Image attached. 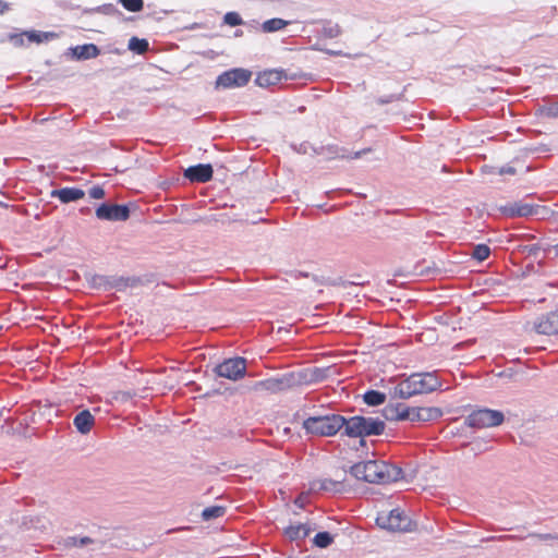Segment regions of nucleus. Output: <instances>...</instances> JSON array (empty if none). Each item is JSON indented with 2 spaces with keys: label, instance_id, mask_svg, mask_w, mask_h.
<instances>
[{
  "label": "nucleus",
  "instance_id": "f03ea898",
  "mask_svg": "<svg viewBox=\"0 0 558 558\" xmlns=\"http://www.w3.org/2000/svg\"><path fill=\"white\" fill-rule=\"evenodd\" d=\"M441 386L435 372L414 373L389 390L391 399H410L437 390Z\"/></svg>",
  "mask_w": 558,
  "mask_h": 558
},
{
  "label": "nucleus",
  "instance_id": "2eb2a0df",
  "mask_svg": "<svg viewBox=\"0 0 558 558\" xmlns=\"http://www.w3.org/2000/svg\"><path fill=\"white\" fill-rule=\"evenodd\" d=\"M541 209L543 208L538 205L518 202L506 206L504 213L509 217H529L538 215Z\"/></svg>",
  "mask_w": 558,
  "mask_h": 558
},
{
  "label": "nucleus",
  "instance_id": "f3484780",
  "mask_svg": "<svg viewBox=\"0 0 558 558\" xmlns=\"http://www.w3.org/2000/svg\"><path fill=\"white\" fill-rule=\"evenodd\" d=\"M387 421H409L410 407L403 403L388 404L383 410Z\"/></svg>",
  "mask_w": 558,
  "mask_h": 558
},
{
  "label": "nucleus",
  "instance_id": "79ce46f5",
  "mask_svg": "<svg viewBox=\"0 0 558 558\" xmlns=\"http://www.w3.org/2000/svg\"><path fill=\"white\" fill-rule=\"evenodd\" d=\"M499 174H515V169L513 167H502L499 170Z\"/></svg>",
  "mask_w": 558,
  "mask_h": 558
},
{
  "label": "nucleus",
  "instance_id": "ddd939ff",
  "mask_svg": "<svg viewBox=\"0 0 558 558\" xmlns=\"http://www.w3.org/2000/svg\"><path fill=\"white\" fill-rule=\"evenodd\" d=\"M442 412L436 407H410L409 422H429L439 418Z\"/></svg>",
  "mask_w": 558,
  "mask_h": 558
},
{
  "label": "nucleus",
  "instance_id": "39448f33",
  "mask_svg": "<svg viewBox=\"0 0 558 558\" xmlns=\"http://www.w3.org/2000/svg\"><path fill=\"white\" fill-rule=\"evenodd\" d=\"M376 523L379 527L391 532H411L415 527L411 518L400 508L392 509L389 512H379Z\"/></svg>",
  "mask_w": 558,
  "mask_h": 558
},
{
  "label": "nucleus",
  "instance_id": "4468645a",
  "mask_svg": "<svg viewBox=\"0 0 558 558\" xmlns=\"http://www.w3.org/2000/svg\"><path fill=\"white\" fill-rule=\"evenodd\" d=\"M213 167L209 163L191 166L184 171V177L191 182H207L213 178Z\"/></svg>",
  "mask_w": 558,
  "mask_h": 558
},
{
  "label": "nucleus",
  "instance_id": "393cba45",
  "mask_svg": "<svg viewBox=\"0 0 558 558\" xmlns=\"http://www.w3.org/2000/svg\"><path fill=\"white\" fill-rule=\"evenodd\" d=\"M280 80V75L278 71H266L264 73L258 74L256 78V83L259 86H269L275 84L277 81Z\"/></svg>",
  "mask_w": 558,
  "mask_h": 558
},
{
  "label": "nucleus",
  "instance_id": "e433bc0d",
  "mask_svg": "<svg viewBox=\"0 0 558 558\" xmlns=\"http://www.w3.org/2000/svg\"><path fill=\"white\" fill-rule=\"evenodd\" d=\"M71 541H72V544L77 547L86 546L93 542L92 538H89L87 536L80 537V538L72 537Z\"/></svg>",
  "mask_w": 558,
  "mask_h": 558
},
{
  "label": "nucleus",
  "instance_id": "cd10ccee",
  "mask_svg": "<svg viewBox=\"0 0 558 558\" xmlns=\"http://www.w3.org/2000/svg\"><path fill=\"white\" fill-rule=\"evenodd\" d=\"M314 544L319 548H326L332 542V536L329 532H318L314 537Z\"/></svg>",
  "mask_w": 558,
  "mask_h": 558
},
{
  "label": "nucleus",
  "instance_id": "0eeeda50",
  "mask_svg": "<svg viewBox=\"0 0 558 558\" xmlns=\"http://www.w3.org/2000/svg\"><path fill=\"white\" fill-rule=\"evenodd\" d=\"M338 375H340V367L337 365L328 367H308L295 374V384H317L329 378H336Z\"/></svg>",
  "mask_w": 558,
  "mask_h": 558
},
{
  "label": "nucleus",
  "instance_id": "58836bf2",
  "mask_svg": "<svg viewBox=\"0 0 558 558\" xmlns=\"http://www.w3.org/2000/svg\"><path fill=\"white\" fill-rule=\"evenodd\" d=\"M529 537L537 538L539 541H548V539L558 538V535H553V534H530Z\"/></svg>",
  "mask_w": 558,
  "mask_h": 558
},
{
  "label": "nucleus",
  "instance_id": "5701e85b",
  "mask_svg": "<svg viewBox=\"0 0 558 558\" xmlns=\"http://www.w3.org/2000/svg\"><path fill=\"white\" fill-rule=\"evenodd\" d=\"M362 398L363 401L371 407L380 405L386 401V395L377 390H368Z\"/></svg>",
  "mask_w": 558,
  "mask_h": 558
},
{
  "label": "nucleus",
  "instance_id": "7ed1b4c3",
  "mask_svg": "<svg viewBox=\"0 0 558 558\" xmlns=\"http://www.w3.org/2000/svg\"><path fill=\"white\" fill-rule=\"evenodd\" d=\"M385 423L377 417L351 416V450L363 453L368 449L365 436L383 434Z\"/></svg>",
  "mask_w": 558,
  "mask_h": 558
},
{
  "label": "nucleus",
  "instance_id": "aec40b11",
  "mask_svg": "<svg viewBox=\"0 0 558 558\" xmlns=\"http://www.w3.org/2000/svg\"><path fill=\"white\" fill-rule=\"evenodd\" d=\"M311 531L312 527L307 523H298L288 526L284 534L290 541H301L307 537Z\"/></svg>",
  "mask_w": 558,
  "mask_h": 558
},
{
  "label": "nucleus",
  "instance_id": "c85d7f7f",
  "mask_svg": "<svg viewBox=\"0 0 558 558\" xmlns=\"http://www.w3.org/2000/svg\"><path fill=\"white\" fill-rule=\"evenodd\" d=\"M490 248L486 244H478L473 248L472 257L478 262H483L488 258Z\"/></svg>",
  "mask_w": 558,
  "mask_h": 558
},
{
  "label": "nucleus",
  "instance_id": "1a4fd4ad",
  "mask_svg": "<svg viewBox=\"0 0 558 558\" xmlns=\"http://www.w3.org/2000/svg\"><path fill=\"white\" fill-rule=\"evenodd\" d=\"M215 372L219 377L236 381L246 373V360L240 356L227 359L215 367Z\"/></svg>",
  "mask_w": 558,
  "mask_h": 558
},
{
  "label": "nucleus",
  "instance_id": "c03bdc74",
  "mask_svg": "<svg viewBox=\"0 0 558 558\" xmlns=\"http://www.w3.org/2000/svg\"><path fill=\"white\" fill-rule=\"evenodd\" d=\"M306 498L307 496L301 495L296 498L295 504L300 507H303Z\"/></svg>",
  "mask_w": 558,
  "mask_h": 558
},
{
  "label": "nucleus",
  "instance_id": "ea45409f",
  "mask_svg": "<svg viewBox=\"0 0 558 558\" xmlns=\"http://www.w3.org/2000/svg\"><path fill=\"white\" fill-rule=\"evenodd\" d=\"M372 151V148H365L362 150L351 151V159L361 158L363 155H366Z\"/></svg>",
  "mask_w": 558,
  "mask_h": 558
},
{
  "label": "nucleus",
  "instance_id": "f257e3e1",
  "mask_svg": "<svg viewBox=\"0 0 558 558\" xmlns=\"http://www.w3.org/2000/svg\"><path fill=\"white\" fill-rule=\"evenodd\" d=\"M351 475L357 480L375 484H388L397 482L402 477V469L377 460H363L353 462L351 460Z\"/></svg>",
  "mask_w": 558,
  "mask_h": 558
},
{
  "label": "nucleus",
  "instance_id": "4be33fe9",
  "mask_svg": "<svg viewBox=\"0 0 558 558\" xmlns=\"http://www.w3.org/2000/svg\"><path fill=\"white\" fill-rule=\"evenodd\" d=\"M26 39L31 43L41 44L57 38V34L52 32L25 31Z\"/></svg>",
  "mask_w": 558,
  "mask_h": 558
},
{
  "label": "nucleus",
  "instance_id": "20e7f679",
  "mask_svg": "<svg viewBox=\"0 0 558 558\" xmlns=\"http://www.w3.org/2000/svg\"><path fill=\"white\" fill-rule=\"evenodd\" d=\"M303 428L307 434L317 436H333L340 429H343L344 435H349V423L338 414L310 416L304 420Z\"/></svg>",
  "mask_w": 558,
  "mask_h": 558
},
{
  "label": "nucleus",
  "instance_id": "7c9ffc66",
  "mask_svg": "<svg viewBox=\"0 0 558 558\" xmlns=\"http://www.w3.org/2000/svg\"><path fill=\"white\" fill-rule=\"evenodd\" d=\"M361 284H362V282H360V281H351V295L354 294V298L356 299L355 302L351 299V310L357 308L359 307L357 304H360L362 302V300L360 299L359 291H354Z\"/></svg>",
  "mask_w": 558,
  "mask_h": 558
},
{
  "label": "nucleus",
  "instance_id": "c9c22d12",
  "mask_svg": "<svg viewBox=\"0 0 558 558\" xmlns=\"http://www.w3.org/2000/svg\"><path fill=\"white\" fill-rule=\"evenodd\" d=\"M339 485L340 483L333 482L331 480H325L324 482L320 483V489L338 492Z\"/></svg>",
  "mask_w": 558,
  "mask_h": 558
},
{
  "label": "nucleus",
  "instance_id": "37998d69",
  "mask_svg": "<svg viewBox=\"0 0 558 558\" xmlns=\"http://www.w3.org/2000/svg\"><path fill=\"white\" fill-rule=\"evenodd\" d=\"M353 315H351V325H350V328L353 329V328H359V324L361 323L360 320L356 322V324H353ZM355 335V331L351 330V338H353V336ZM351 344H353V339H351Z\"/></svg>",
  "mask_w": 558,
  "mask_h": 558
},
{
  "label": "nucleus",
  "instance_id": "a19ab883",
  "mask_svg": "<svg viewBox=\"0 0 558 558\" xmlns=\"http://www.w3.org/2000/svg\"><path fill=\"white\" fill-rule=\"evenodd\" d=\"M11 10V4L4 0H0V15Z\"/></svg>",
  "mask_w": 558,
  "mask_h": 558
},
{
  "label": "nucleus",
  "instance_id": "4c0bfd02",
  "mask_svg": "<svg viewBox=\"0 0 558 558\" xmlns=\"http://www.w3.org/2000/svg\"><path fill=\"white\" fill-rule=\"evenodd\" d=\"M400 97H401V95H389L386 97L378 98L377 102L380 105H386V104L392 102L395 100H399Z\"/></svg>",
  "mask_w": 558,
  "mask_h": 558
},
{
  "label": "nucleus",
  "instance_id": "a211bd4d",
  "mask_svg": "<svg viewBox=\"0 0 558 558\" xmlns=\"http://www.w3.org/2000/svg\"><path fill=\"white\" fill-rule=\"evenodd\" d=\"M72 57L76 60H89L99 56L100 50L95 44H85L71 47Z\"/></svg>",
  "mask_w": 558,
  "mask_h": 558
},
{
  "label": "nucleus",
  "instance_id": "412c9836",
  "mask_svg": "<svg viewBox=\"0 0 558 558\" xmlns=\"http://www.w3.org/2000/svg\"><path fill=\"white\" fill-rule=\"evenodd\" d=\"M290 24H291L290 21H287V20H283L280 17H274V19H269V20L263 22L260 25V29L266 34H270V33L279 32Z\"/></svg>",
  "mask_w": 558,
  "mask_h": 558
},
{
  "label": "nucleus",
  "instance_id": "6ab92c4d",
  "mask_svg": "<svg viewBox=\"0 0 558 558\" xmlns=\"http://www.w3.org/2000/svg\"><path fill=\"white\" fill-rule=\"evenodd\" d=\"M95 424V417L88 410H83L77 413L73 420V425L77 432L82 435H86L90 432Z\"/></svg>",
  "mask_w": 558,
  "mask_h": 558
},
{
  "label": "nucleus",
  "instance_id": "9d476101",
  "mask_svg": "<svg viewBox=\"0 0 558 558\" xmlns=\"http://www.w3.org/2000/svg\"><path fill=\"white\" fill-rule=\"evenodd\" d=\"M96 217L107 221H125L130 217V208L126 205L104 203L97 207Z\"/></svg>",
  "mask_w": 558,
  "mask_h": 558
},
{
  "label": "nucleus",
  "instance_id": "c756f323",
  "mask_svg": "<svg viewBox=\"0 0 558 558\" xmlns=\"http://www.w3.org/2000/svg\"><path fill=\"white\" fill-rule=\"evenodd\" d=\"M223 22L229 26H239L243 24V20L238 12H228L223 16Z\"/></svg>",
  "mask_w": 558,
  "mask_h": 558
},
{
  "label": "nucleus",
  "instance_id": "49530a36",
  "mask_svg": "<svg viewBox=\"0 0 558 558\" xmlns=\"http://www.w3.org/2000/svg\"><path fill=\"white\" fill-rule=\"evenodd\" d=\"M536 250H537V247H536V246H531V247L529 248V252H530V253H535V252H536Z\"/></svg>",
  "mask_w": 558,
  "mask_h": 558
},
{
  "label": "nucleus",
  "instance_id": "f704fd0d",
  "mask_svg": "<svg viewBox=\"0 0 558 558\" xmlns=\"http://www.w3.org/2000/svg\"><path fill=\"white\" fill-rule=\"evenodd\" d=\"M96 12H99V13H102V14H113L114 12H117V8L111 4V3H108V4H102V5H99L95 9Z\"/></svg>",
  "mask_w": 558,
  "mask_h": 558
},
{
  "label": "nucleus",
  "instance_id": "b1692460",
  "mask_svg": "<svg viewBox=\"0 0 558 558\" xmlns=\"http://www.w3.org/2000/svg\"><path fill=\"white\" fill-rule=\"evenodd\" d=\"M227 508L223 506H210L202 511L203 521H210L225 515Z\"/></svg>",
  "mask_w": 558,
  "mask_h": 558
},
{
  "label": "nucleus",
  "instance_id": "a878e982",
  "mask_svg": "<svg viewBox=\"0 0 558 558\" xmlns=\"http://www.w3.org/2000/svg\"><path fill=\"white\" fill-rule=\"evenodd\" d=\"M129 49L137 53H143L148 50V41L146 39L132 37L129 40Z\"/></svg>",
  "mask_w": 558,
  "mask_h": 558
},
{
  "label": "nucleus",
  "instance_id": "bb28decb",
  "mask_svg": "<svg viewBox=\"0 0 558 558\" xmlns=\"http://www.w3.org/2000/svg\"><path fill=\"white\" fill-rule=\"evenodd\" d=\"M119 3L128 11L136 13L143 10L144 0H119Z\"/></svg>",
  "mask_w": 558,
  "mask_h": 558
},
{
  "label": "nucleus",
  "instance_id": "473e14b6",
  "mask_svg": "<svg viewBox=\"0 0 558 558\" xmlns=\"http://www.w3.org/2000/svg\"><path fill=\"white\" fill-rule=\"evenodd\" d=\"M88 194L94 199H101L105 197V190L100 185H94L89 189Z\"/></svg>",
  "mask_w": 558,
  "mask_h": 558
},
{
  "label": "nucleus",
  "instance_id": "f8f14e48",
  "mask_svg": "<svg viewBox=\"0 0 558 558\" xmlns=\"http://www.w3.org/2000/svg\"><path fill=\"white\" fill-rule=\"evenodd\" d=\"M295 384V374H287L280 377L269 378L256 383L255 389H264L270 392H279Z\"/></svg>",
  "mask_w": 558,
  "mask_h": 558
},
{
  "label": "nucleus",
  "instance_id": "72a5a7b5",
  "mask_svg": "<svg viewBox=\"0 0 558 558\" xmlns=\"http://www.w3.org/2000/svg\"><path fill=\"white\" fill-rule=\"evenodd\" d=\"M544 113L549 118H558V102H553L544 107Z\"/></svg>",
  "mask_w": 558,
  "mask_h": 558
},
{
  "label": "nucleus",
  "instance_id": "6e6552de",
  "mask_svg": "<svg viewBox=\"0 0 558 558\" xmlns=\"http://www.w3.org/2000/svg\"><path fill=\"white\" fill-rule=\"evenodd\" d=\"M252 73L248 70L236 68L225 71L216 80V88H236L245 86L251 80Z\"/></svg>",
  "mask_w": 558,
  "mask_h": 558
},
{
  "label": "nucleus",
  "instance_id": "dca6fc26",
  "mask_svg": "<svg viewBox=\"0 0 558 558\" xmlns=\"http://www.w3.org/2000/svg\"><path fill=\"white\" fill-rule=\"evenodd\" d=\"M52 198H58L63 204L76 202L85 196V192L78 187H62L50 192Z\"/></svg>",
  "mask_w": 558,
  "mask_h": 558
},
{
  "label": "nucleus",
  "instance_id": "423d86ee",
  "mask_svg": "<svg viewBox=\"0 0 558 558\" xmlns=\"http://www.w3.org/2000/svg\"><path fill=\"white\" fill-rule=\"evenodd\" d=\"M504 421L502 412L486 408L475 410L465 417V424L473 428L495 427L501 425Z\"/></svg>",
  "mask_w": 558,
  "mask_h": 558
},
{
  "label": "nucleus",
  "instance_id": "9b49d317",
  "mask_svg": "<svg viewBox=\"0 0 558 558\" xmlns=\"http://www.w3.org/2000/svg\"><path fill=\"white\" fill-rule=\"evenodd\" d=\"M533 330L539 335H557L558 333V311L543 314L533 322Z\"/></svg>",
  "mask_w": 558,
  "mask_h": 558
},
{
  "label": "nucleus",
  "instance_id": "de8ad7c7",
  "mask_svg": "<svg viewBox=\"0 0 558 558\" xmlns=\"http://www.w3.org/2000/svg\"><path fill=\"white\" fill-rule=\"evenodd\" d=\"M2 330V326L0 325V331Z\"/></svg>",
  "mask_w": 558,
  "mask_h": 558
},
{
  "label": "nucleus",
  "instance_id": "2f4dec72",
  "mask_svg": "<svg viewBox=\"0 0 558 558\" xmlns=\"http://www.w3.org/2000/svg\"><path fill=\"white\" fill-rule=\"evenodd\" d=\"M25 32H22L20 34H11L9 36V40L15 46V47H22L25 43Z\"/></svg>",
  "mask_w": 558,
  "mask_h": 558
},
{
  "label": "nucleus",
  "instance_id": "a18cd8bd",
  "mask_svg": "<svg viewBox=\"0 0 558 558\" xmlns=\"http://www.w3.org/2000/svg\"><path fill=\"white\" fill-rule=\"evenodd\" d=\"M81 213L82 214H88V213H90V208L89 207H83V208H81Z\"/></svg>",
  "mask_w": 558,
  "mask_h": 558
}]
</instances>
